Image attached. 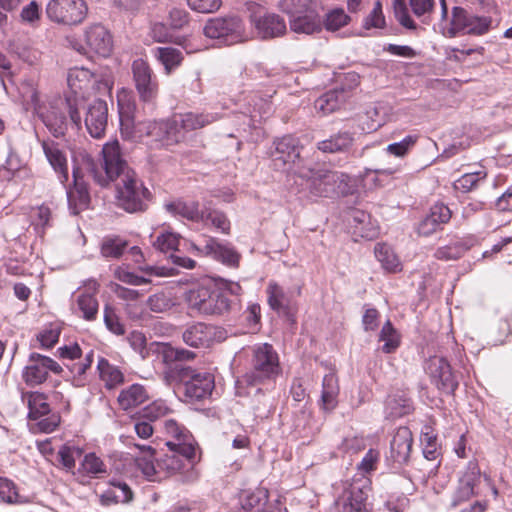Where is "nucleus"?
I'll return each mask as SVG.
<instances>
[{
    "label": "nucleus",
    "instance_id": "9",
    "mask_svg": "<svg viewBox=\"0 0 512 512\" xmlns=\"http://www.w3.org/2000/svg\"><path fill=\"white\" fill-rule=\"evenodd\" d=\"M203 32L205 36L212 39H222L228 45L247 40L241 19L234 16L209 19Z\"/></svg>",
    "mask_w": 512,
    "mask_h": 512
},
{
    "label": "nucleus",
    "instance_id": "62",
    "mask_svg": "<svg viewBox=\"0 0 512 512\" xmlns=\"http://www.w3.org/2000/svg\"><path fill=\"white\" fill-rule=\"evenodd\" d=\"M104 323L107 329L116 335H123L125 333L124 326L120 322L118 315L114 308L109 305L104 307Z\"/></svg>",
    "mask_w": 512,
    "mask_h": 512
},
{
    "label": "nucleus",
    "instance_id": "12",
    "mask_svg": "<svg viewBox=\"0 0 512 512\" xmlns=\"http://www.w3.org/2000/svg\"><path fill=\"white\" fill-rule=\"evenodd\" d=\"M131 70L139 99L143 103H154L158 96L159 83L148 62L138 58L133 61Z\"/></svg>",
    "mask_w": 512,
    "mask_h": 512
},
{
    "label": "nucleus",
    "instance_id": "41",
    "mask_svg": "<svg viewBox=\"0 0 512 512\" xmlns=\"http://www.w3.org/2000/svg\"><path fill=\"white\" fill-rule=\"evenodd\" d=\"M103 500L114 503H127L132 500L133 493L127 483L112 481L111 486L103 495Z\"/></svg>",
    "mask_w": 512,
    "mask_h": 512
},
{
    "label": "nucleus",
    "instance_id": "26",
    "mask_svg": "<svg viewBox=\"0 0 512 512\" xmlns=\"http://www.w3.org/2000/svg\"><path fill=\"white\" fill-rule=\"evenodd\" d=\"M175 130L181 135V141L184 139L186 132L199 129L213 123L217 120L216 114H196L187 112L177 114L173 118Z\"/></svg>",
    "mask_w": 512,
    "mask_h": 512
},
{
    "label": "nucleus",
    "instance_id": "6",
    "mask_svg": "<svg viewBox=\"0 0 512 512\" xmlns=\"http://www.w3.org/2000/svg\"><path fill=\"white\" fill-rule=\"evenodd\" d=\"M302 146L297 138L284 136L275 139L269 150V157L275 170L297 175V170L305 169L307 165L301 158Z\"/></svg>",
    "mask_w": 512,
    "mask_h": 512
},
{
    "label": "nucleus",
    "instance_id": "32",
    "mask_svg": "<svg viewBox=\"0 0 512 512\" xmlns=\"http://www.w3.org/2000/svg\"><path fill=\"white\" fill-rule=\"evenodd\" d=\"M164 430L165 433L171 437V439L166 442L167 447L182 448V446L186 444L196 447V443L189 431L176 421L172 419L166 420L164 422Z\"/></svg>",
    "mask_w": 512,
    "mask_h": 512
},
{
    "label": "nucleus",
    "instance_id": "47",
    "mask_svg": "<svg viewBox=\"0 0 512 512\" xmlns=\"http://www.w3.org/2000/svg\"><path fill=\"white\" fill-rule=\"evenodd\" d=\"M0 499L7 504H23L27 500L18 493L16 484L8 479L0 477Z\"/></svg>",
    "mask_w": 512,
    "mask_h": 512
},
{
    "label": "nucleus",
    "instance_id": "50",
    "mask_svg": "<svg viewBox=\"0 0 512 512\" xmlns=\"http://www.w3.org/2000/svg\"><path fill=\"white\" fill-rule=\"evenodd\" d=\"M127 247V242L118 237L104 238L101 243V254L106 258H119Z\"/></svg>",
    "mask_w": 512,
    "mask_h": 512
},
{
    "label": "nucleus",
    "instance_id": "21",
    "mask_svg": "<svg viewBox=\"0 0 512 512\" xmlns=\"http://www.w3.org/2000/svg\"><path fill=\"white\" fill-rule=\"evenodd\" d=\"M66 113L69 114V109L65 100L60 105L50 104L47 110L40 114L44 125L56 138L64 136L68 129L69 122Z\"/></svg>",
    "mask_w": 512,
    "mask_h": 512
},
{
    "label": "nucleus",
    "instance_id": "59",
    "mask_svg": "<svg viewBox=\"0 0 512 512\" xmlns=\"http://www.w3.org/2000/svg\"><path fill=\"white\" fill-rule=\"evenodd\" d=\"M418 136L408 135L399 142L389 144L386 148L387 153L396 157H404L408 151L416 144Z\"/></svg>",
    "mask_w": 512,
    "mask_h": 512
},
{
    "label": "nucleus",
    "instance_id": "56",
    "mask_svg": "<svg viewBox=\"0 0 512 512\" xmlns=\"http://www.w3.org/2000/svg\"><path fill=\"white\" fill-rule=\"evenodd\" d=\"M60 333V326L58 324L51 323L45 326L43 330L37 334V340L39 341L41 347L48 349L53 347L58 342Z\"/></svg>",
    "mask_w": 512,
    "mask_h": 512
},
{
    "label": "nucleus",
    "instance_id": "27",
    "mask_svg": "<svg viewBox=\"0 0 512 512\" xmlns=\"http://www.w3.org/2000/svg\"><path fill=\"white\" fill-rule=\"evenodd\" d=\"M117 101L121 133L123 136H133L132 128L136 125L134 123V113L136 110L135 100L129 92L122 91L118 94Z\"/></svg>",
    "mask_w": 512,
    "mask_h": 512
},
{
    "label": "nucleus",
    "instance_id": "40",
    "mask_svg": "<svg viewBox=\"0 0 512 512\" xmlns=\"http://www.w3.org/2000/svg\"><path fill=\"white\" fill-rule=\"evenodd\" d=\"M278 8L291 18L306 12L316 11L317 2L315 0H281Z\"/></svg>",
    "mask_w": 512,
    "mask_h": 512
},
{
    "label": "nucleus",
    "instance_id": "13",
    "mask_svg": "<svg viewBox=\"0 0 512 512\" xmlns=\"http://www.w3.org/2000/svg\"><path fill=\"white\" fill-rule=\"evenodd\" d=\"M369 492L368 478H354L336 502L337 512H368Z\"/></svg>",
    "mask_w": 512,
    "mask_h": 512
},
{
    "label": "nucleus",
    "instance_id": "4",
    "mask_svg": "<svg viewBox=\"0 0 512 512\" xmlns=\"http://www.w3.org/2000/svg\"><path fill=\"white\" fill-rule=\"evenodd\" d=\"M189 309L201 315H220L229 309V301L214 284L193 286L185 292Z\"/></svg>",
    "mask_w": 512,
    "mask_h": 512
},
{
    "label": "nucleus",
    "instance_id": "64",
    "mask_svg": "<svg viewBox=\"0 0 512 512\" xmlns=\"http://www.w3.org/2000/svg\"><path fill=\"white\" fill-rule=\"evenodd\" d=\"M31 217L35 229L44 232V229L50 224L51 211L47 206H39L33 210Z\"/></svg>",
    "mask_w": 512,
    "mask_h": 512
},
{
    "label": "nucleus",
    "instance_id": "14",
    "mask_svg": "<svg viewBox=\"0 0 512 512\" xmlns=\"http://www.w3.org/2000/svg\"><path fill=\"white\" fill-rule=\"evenodd\" d=\"M252 366V373L247 374V381L250 384L275 376L279 371V360L273 347L267 343L257 346L254 349Z\"/></svg>",
    "mask_w": 512,
    "mask_h": 512
},
{
    "label": "nucleus",
    "instance_id": "35",
    "mask_svg": "<svg viewBox=\"0 0 512 512\" xmlns=\"http://www.w3.org/2000/svg\"><path fill=\"white\" fill-rule=\"evenodd\" d=\"M21 399L27 404L29 409L28 416L32 420H36L50 412V405L47 402L46 396L42 393L22 392Z\"/></svg>",
    "mask_w": 512,
    "mask_h": 512
},
{
    "label": "nucleus",
    "instance_id": "33",
    "mask_svg": "<svg viewBox=\"0 0 512 512\" xmlns=\"http://www.w3.org/2000/svg\"><path fill=\"white\" fill-rule=\"evenodd\" d=\"M354 137L349 131H340L329 139L317 143V148L323 153H340L348 151L353 145Z\"/></svg>",
    "mask_w": 512,
    "mask_h": 512
},
{
    "label": "nucleus",
    "instance_id": "45",
    "mask_svg": "<svg viewBox=\"0 0 512 512\" xmlns=\"http://www.w3.org/2000/svg\"><path fill=\"white\" fill-rule=\"evenodd\" d=\"M268 304L271 309L281 312L288 308L289 299L284 292L283 288L280 287L276 282H269L267 286Z\"/></svg>",
    "mask_w": 512,
    "mask_h": 512
},
{
    "label": "nucleus",
    "instance_id": "54",
    "mask_svg": "<svg viewBox=\"0 0 512 512\" xmlns=\"http://www.w3.org/2000/svg\"><path fill=\"white\" fill-rule=\"evenodd\" d=\"M174 305H175V302H174L173 298L169 294L164 293V292H160V293L151 295L147 299V306L154 313L167 312Z\"/></svg>",
    "mask_w": 512,
    "mask_h": 512
},
{
    "label": "nucleus",
    "instance_id": "46",
    "mask_svg": "<svg viewBox=\"0 0 512 512\" xmlns=\"http://www.w3.org/2000/svg\"><path fill=\"white\" fill-rule=\"evenodd\" d=\"M77 306L86 321H94L97 318L99 303L93 294H80L77 298Z\"/></svg>",
    "mask_w": 512,
    "mask_h": 512
},
{
    "label": "nucleus",
    "instance_id": "34",
    "mask_svg": "<svg viewBox=\"0 0 512 512\" xmlns=\"http://www.w3.org/2000/svg\"><path fill=\"white\" fill-rule=\"evenodd\" d=\"M240 504L246 512H265L268 504V491L264 488L245 491L240 496Z\"/></svg>",
    "mask_w": 512,
    "mask_h": 512
},
{
    "label": "nucleus",
    "instance_id": "7",
    "mask_svg": "<svg viewBox=\"0 0 512 512\" xmlns=\"http://www.w3.org/2000/svg\"><path fill=\"white\" fill-rule=\"evenodd\" d=\"M68 46L81 55L97 54L107 57L113 42L109 31L101 24H93L84 30V43L74 37L67 38Z\"/></svg>",
    "mask_w": 512,
    "mask_h": 512
},
{
    "label": "nucleus",
    "instance_id": "37",
    "mask_svg": "<svg viewBox=\"0 0 512 512\" xmlns=\"http://www.w3.org/2000/svg\"><path fill=\"white\" fill-rule=\"evenodd\" d=\"M147 398L145 388L142 385L133 384L120 392L118 403L123 410H129L142 404Z\"/></svg>",
    "mask_w": 512,
    "mask_h": 512
},
{
    "label": "nucleus",
    "instance_id": "44",
    "mask_svg": "<svg viewBox=\"0 0 512 512\" xmlns=\"http://www.w3.org/2000/svg\"><path fill=\"white\" fill-rule=\"evenodd\" d=\"M350 21L351 18L346 14L344 9L335 8L325 14V17L322 20V27L329 32H336L342 27L348 25Z\"/></svg>",
    "mask_w": 512,
    "mask_h": 512
},
{
    "label": "nucleus",
    "instance_id": "2",
    "mask_svg": "<svg viewBox=\"0 0 512 512\" xmlns=\"http://www.w3.org/2000/svg\"><path fill=\"white\" fill-rule=\"evenodd\" d=\"M139 453L135 463L149 481H159L168 476L191 469L196 463V447L184 445L182 448L168 447V451L155 457L150 445L134 444Z\"/></svg>",
    "mask_w": 512,
    "mask_h": 512
},
{
    "label": "nucleus",
    "instance_id": "61",
    "mask_svg": "<svg viewBox=\"0 0 512 512\" xmlns=\"http://www.w3.org/2000/svg\"><path fill=\"white\" fill-rule=\"evenodd\" d=\"M393 9L397 21L407 29H415L416 24L409 15L405 0H393Z\"/></svg>",
    "mask_w": 512,
    "mask_h": 512
},
{
    "label": "nucleus",
    "instance_id": "23",
    "mask_svg": "<svg viewBox=\"0 0 512 512\" xmlns=\"http://www.w3.org/2000/svg\"><path fill=\"white\" fill-rule=\"evenodd\" d=\"M413 444L412 432L407 427H399L390 443V459L395 463L404 464L409 460Z\"/></svg>",
    "mask_w": 512,
    "mask_h": 512
},
{
    "label": "nucleus",
    "instance_id": "18",
    "mask_svg": "<svg viewBox=\"0 0 512 512\" xmlns=\"http://www.w3.org/2000/svg\"><path fill=\"white\" fill-rule=\"evenodd\" d=\"M191 249L200 256H210L221 263L237 267L239 265L240 254L228 243H221L216 238L204 237V243L200 246L192 243Z\"/></svg>",
    "mask_w": 512,
    "mask_h": 512
},
{
    "label": "nucleus",
    "instance_id": "60",
    "mask_svg": "<svg viewBox=\"0 0 512 512\" xmlns=\"http://www.w3.org/2000/svg\"><path fill=\"white\" fill-rule=\"evenodd\" d=\"M114 277L123 283L133 286H140L150 283L149 279L136 275L124 266H118L115 268Z\"/></svg>",
    "mask_w": 512,
    "mask_h": 512
},
{
    "label": "nucleus",
    "instance_id": "57",
    "mask_svg": "<svg viewBox=\"0 0 512 512\" xmlns=\"http://www.w3.org/2000/svg\"><path fill=\"white\" fill-rule=\"evenodd\" d=\"M170 412L169 407L163 400H156L144 407L141 411V417L153 422L167 415Z\"/></svg>",
    "mask_w": 512,
    "mask_h": 512
},
{
    "label": "nucleus",
    "instance_id": "58",
    "mask_svg": "<svg viewBox=\"0 0 512 512\" xmlns=\"http://www.w3.org/2000/svg\"><path fill=\"white\" fill-rule=\"evenodd\" d=\"M386 409L389 417L398 418L410 413L412 407L407 399L390 397L387 400Z\"/></svg>",
    "mask_w": 512,
    "mask_h": 512
},
{
    "label": "nucleus",
    "instance_id": "49",
    "mask_svg": "<svg viewBox=\"0 0 512 512\" xmlns=\"http://www.w3.org/2000/svg\"><path fill=\"white\" fill-rule=\"evenodd\" d=\"M41 17V6L35 0H32L25 5L19 14L20 22L30 27H38L40 25Z\"/></svg>",
    "mask_w": 512,
    "mask_h": 512
},
{
    "label": "nucleus",
    "instance_id": "55",
    "mask_svg": "<svg viewBox=\"0 0 512 512\" xmlns=\"http://www.w3.org/2000/svg\"><path fill=\"white\" fill-rule=\"evenodd\" d=\"M180 235L171 231L159 234L153 241V246L161 252L175 251L179 245Z\"/></svg>",
    "mask_w": 512,
    "mask_h": 512
},
{
    "label": "nucleus",
    "instance_id": "39",
    "mask_svg": "<svg viewBox=\"0 0 512 512\" xmlns=\"http://www.w3.org/2000/svg\"><path fill=\"white\" fill-rule=\"evenodd\" d=\"M100 378L105 382V386L112 389L123 383L124 376L118 367L109 363L105 358H100L97 365Z\"/></svg>",
    "mask_w": 512,
    "mask_h": 512
},
{
    "label": "nucleus",
    "instance_id": "5",
    "mask_svg": "<svg viewBox=\"0 0 512 512\" xmlns=\"http://www.w3.org/2000/svg\"><path fill=\"white\" fill-rule=\"evenodd\" d=\"M297 176L307 183L308 191L316 197H332L343 190L345 175L338 171L325 167L314 168L307 166L305 169H298Z\"/></svg>",
    "mask_w": 512,
    "mask_h": 512
},
{
    "label": "nucleus",
    "instance_id": "20",
    "mask_svg": "<svg viewBox=\"0 0 512 512\" xmlns=\"http://www.w3.org/2000/svg\"><path fill=\"white\" fill-rule=\"evenodd\" d=\"M251 24L261 39L279 37L287 31L284 19L275 13L253 14Z\"/></svg>",
    "mask_w": 512,
    "mask_h": 512
},
{
    "label": "nucleus",
    "instance_id": "3",
    "mask_svg": "<svg viewBox=\"0 0 512 512\" xmlns=\"http://www.w3.org/2000/svg\"><path fill=\"white\" fill-rule=\"evenodd\" d=\"M111 73L98 75L85 67H72L67 72V84L72 95L66 97L70 123L76 129L81 127L80 109L85 107V94L90 90L110 92L113 87Z\"/></svg>",
    "mask_w": 512,
    "mask_h": 512
},
{
    "label": "nucleus",
    "instance_id": "42",
    "mask_svg": "<svg viewBox=\"0 0 512 512\" xmlns=\"http://www.w3.org/2000/svg\"><path fill=\"white\" fill-rule=\"evenodd\" d=\"M486 178L487 172L484 169L467 172L454 182V188L459 192L468 193L475 190Z\"/></svg>",
    "mask_w": 512,
    "mask_h": 512
},
{
    "label": "nucleus",
    "instance_id": "11",
    "mask_svg": "<svg viewBox=\"0 0 512 512\" xmlns=\"http://www.w3.org/2000/svg\"><path fill=\"white\" fill-rule=\"evenodd\" d=\"M491 24V17L478 16L462 7L456 6L452 9L451 27L448 32L450 36H455L456 34L480 36L490 30Z\"/></svg>",
    "mask_w": 512,
    "mask_h": 512
},
{
    "label": "nucleus",
    "instance_id": "28",
    "mask_svg": "<svg viewBox=\"0 0 512 512\" xmlns=\"http://www.w3.org/2000/svg\"><path fill=\"white\" fill-rule=\"evenodd\" d=\"M290 30L296 34L312 35L322 30V20L318 10L289 18Z\"/></svg>",
    "mask_w": 512,
    "mask_h": 512
},
{
    "label": "nucleus",
    "instance_id": "10",
    "mask_svg": "<svg viewBox=\"0 0 512 512\" xmlns=\"http://www.w3.org/2000/svg\"><path fill=\"white\" fill-rule=\"evenodd\" d=\"M173 119L166 121H143L132 128L133 136L127 138L150 137L153 141L163 146H171L181 141V135L175 130Z\"/></svg>",
    "mask_w": 512,
    "mask_h": 512
},
{
    "label": "nucleus",
    "instance_id": "19",
    "mask_svg": "<svg viewBox=\"0 0 512 512\" xmlns=\"http://www.w3.org/2000/svg\"><path fill=\"white\" fill-rule=\"evenodd\" d=\"M185 379L184 396L191 402L205 399L214 388V376L209 372H197L190 367Z\"/></svg>",
    "mask_w": 512,
    "mask_h": 512
},
{
    "label": "nucleus",
    "instance_id": "17",
    "mask_svg": "<svg viewBox=\"0 0 512 512\" xmlns=\"http://www.w3.org/2000/svg\"><path fill=\"white\" fill-rule=\"evenodd\" d=\"M425 371L431 382L446 394H452L458 387V380L449 362L441 356H432L425 363Z\"/></svg>",
    "mask_w": 512,
    "mask_h": 512
},
{
    "label": "nucleus",
    "instance_id": "24",
    "mask_svg": "<svg viewBox=\"0 0 512 512\" xmlns=\"http://www.w3.org/2000/svg\"><path fill=\"white\" fill-rule=\"evenodd\" d=\"M481 472L476 462H469L467 469L460 478L459 487L453 499V505L470 499L475 494V486L480 482Z\"/></svg>",
    "mask_w": 512,
    "mask_h": 512
},
{
    "label": "nucleus",
    "instance_id": "8",
    "mask_svg": "<svg viewBox=\"0 0 512 512\" xmlns=\"http://www.w3.org/2000/svg\"><path fill=\"white\" fill-rule=\"evenodd\" d=\"M45 13L56 24L73 26L85 20L88 7L84 0H49Z\"/></svg>",
    "mask_w": 512,
    "mask_h": 512
},
{
    "label": "nucleus",
    "instance_id": "63",
    "mask_svg": "<svg viewBox=\"0 0 512 512\" xmlns=\"http://www.w3.org/2000/svg\"><path fill=\"white\" fill-rule=\"evenodd\" d=\"M385 25V18L382 12V4L377 1L371 13L365 18L363 27L365 29L383 28Z\"/></svg>",
    "mask_w": 512,
    "mask_h": 512
},
{
    "label": "nucleus",
    "instance_id": "36",
    "mask_svg": "<svg viewBox=\"0 0 512 512\" xmlns=\"http://www.w3.org/2000/svg\"><path fill=\"white\" fill-rule=\"evenodd\" d=\"M339 394L338 379L334 373L326 374L322 382L321 405L324 410H333Z\"/></svg>",
    "mask_w": 512,
    "mask_h": 512
},
{
    "label": "nucleus",
    "instance_id": "25",
    "mask_svg": "<svg viewBox=\"0 0 512 512\" xmlns=\"http://www.w3.org/2000/svg\"><path fill=\"white\" fill-rule=\"evenodd\" d=\"M451 218L450 209L444 204H435L430 208L429 213L419 222L418 233L429 236L436 232Z\"/></svg>",
    "mask_w": 512,
    "mask_h": 512
},
{
    "label": "nucleus",
    "instance_id": "38",
    "mask_svg": "<svg viewBox=\"0 0 512 512\" xmlns=\"http://www.w3.org/2000/svg\"><path fill=\"white\" fill-rule=\"evenodd\" d=\"M153 54L164 66L166 74H170L183 60L182 52L174 47H157L153 50Z\"/></svg>",
    "mask_w": 512,
    "mask_h": 512
},
{
    "label": "nucleus",
    "instance_id": "1",
    "mask_svg": "<svg viewBox=\"0 0 512 512\" xmlns=\"http://www.w3.org/2000/svg\"><path fill=\"white\" fill-rule=\"evenodd\" d=\"M103 160L96 165L88 161L89 171L96 183L106 186L119 179L116 189V204L128 213L144 212L148 208L151 194L138 179L136 173L129 169L122 158L118 141L106 143L102 149Z\"/></svg>",
    "mask_w": 512,
    "mask_h": 512
},
{
    "label": "nucleus",
    "instance_id": "30",
    "mask_svg": "<svg viewBox=\"0 0 512 512\" xmlns=\"http://www.w3.org/2000/svg\"><path fill=\"white\" fill-rule=\"evenodd\" d=\"M165 209L175 217H181L192 222L204 221L202 211L199 209V203L196 201H183L177 199L165 204Z\"/></svg>",
    "mask_w": 512,
    "mask_h": 512
},
{
    "label": "nucleus",
    "instance_id": "31",
    "mask_svg": "<svg viewBox=\"0 0 512 512\" xmlns=\"http://www.w3.org/2000/svg\"><path fill=\"white\" fill-rule=\"evenodd\" d=\"M346 99L347 93L343 88L333 89L317 98L314 106L317 112L328 115L339 109Z\"/></svg>",
    "mask_w": 512,
    "mask_h": 512
},
{
    "label": "nucleus",
    "instance_id": "51",
    "mask_svg": "<svg viewBox=\"0 0 512 512\" xmlns=\"http://www.w3.org/2000/svg\"><path fill=\"white\" fill-rule=\"evenodd\" d=\"M467 247L462 242H453L439 247L434 253V257L442 261L457 260L466 252Z\"/></svg>",
    "mask_w": 512,
    "mask_h": 512
},
{
    "label": "nucleus",
    "instance_id": "29",
    "mask_svg": "<svg viewBox=\"0 0 512 512\" xmlns=\"http://www.w3.org/2000/svg\"><path fill=\"white\" fill-rule=\"evenodd\" d=\"M42 148L48 162L59 174L60 181L62 183L66 182L68 180L67 158L59 144L54 141H43Z\"/></svg>",
    "mask_w": 512,
    "mask_h": 512
},
{
    "label": "nucleus",
    "instance_id": "16",
    "mask_svg": "<svg viewBox=\"0 0 512 512\" xmlns=\"http://www.w3.org/2000/svg\"><path fill=\"white\" fill-rule=\"evenodd\" d=\"M183 341L194 348H208L227 338V331L219 326L197 323L188 327L182 335Z\"/></svg>",
    "mask_w": 512,
    "mask_h": 512
},
{
    "label": "nucleus",
    "instance_id": "43",
    "mask_svg": "<svg viewBox=\"0 0 512 512\" xmlns=\"http://www.w3.org/2000/svg\"><path fill=\"white\" fill-rule=\"evenodd\" d=\"M374 253L385 270L390 272L400 270L401 263L392 248L387 244L378 243L374 248Z\"/></svg>",
    "mask_w": 512,
    "mask_h": 512
},
{
    "label": "nucleus",
    "instance_id": "53",
    "mask_svg": "<svg viewBox=\"0 0 512 512\" xmlns=\"http://www.w3.org/2000/svg\"><path fill=\"white\" fill-rule=\"evenodd\" d=\"M204 216V224H211L216 229L220 230L224 234H228L230 231V222L226 215L218 210L205 209L202 211Z\"/></svg>",
    "mask_w": 512,
    "mask_h": 512
},
{
    "label": "nucleus",
    "instance_id": "52",
    "mask_svg": "<svg viewBox=\"0 0 512 512\" xmlns=\"http://www.w3.org/2000/svg\"><path fill=\"white\" fill-rule=\"evenodd\" d=\"M379 340L384 342V344L382 346V351L384 353H387V354L392 353L398 348V346L400 344L399 335L397 334L396 330L393 328L390 321H387L383 325V327L381 329Z\"/></svg>",
    "mask_w": 512,
    "mask_h": 512
},
{
    "label": "nucleus",
    "instance_id": "22",
    "mask_svg": "<svg viewBox=\"0 0 512 512\" xmlns=\"http://www.w3.org/2000/svg\"><path fill=\"white\" fill-rule=\"evenodd\" d=\"M108 107L103 100L96 99L89 106L85 117V125L89 134L101 138L107 126Z\"/></svg>",
    "mask_w": 512,
    "mask_h": 512
},
{
    "label": "nucleus",
    "instance_id": "48",
    "mask_svg": "<svg viewBox=\"0 0 512 512\" xmlns=\"http://www.w3.org/2000/svg\"><path fill=\"white\" fill-rule=\"evenodd\" d=\"M187 373H190V367L182 364H174L163 371L162 380L168 386L183 385L185 379H187Z\"/></svg>",
    "mask_w": 512,
    "mask_h": 512
},
{
    "label": "nucleus",
    "instance_id": "15",
    "mask_svg": "<svg viewBox=\"0 0 512 512\" xmlns=\"http://www.w3.org/2000/svg\"><path fill=\"white\" fill-rule=\"evenodd\" d=\"M62 371V367L52 358L32 353L23 369L22 378L28 386L35 387L47 380L49 372L59 375Z\"/></svg>",
    "mask_w": 512,
    "mask_h": 512
}]
</instances>
